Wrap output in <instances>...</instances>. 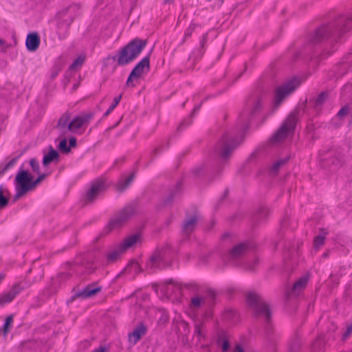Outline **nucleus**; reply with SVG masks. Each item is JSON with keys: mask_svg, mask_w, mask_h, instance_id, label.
<instances>
[{"mask_svg": "<svg viewBox=\"0 0 352 352\" xmlns=\"http://www.w3.org/2000/svg\"><path fill=\"white\" fill-rule=\"evenodd\" d=\"M309 279V276L308 274L304 275L301 276L293 285L292 291L295 293L300 292L302 289L305 288L308 280Z\"/></svg>", "mask_w": 352, "mask_h": 352, "instance_id": "nucleus-25", "label": "nucleus"}, {"mask_svg": "<svg viewBox=\"0 0 352 352\" xmlns=\"http://www.w3.org/2000/svg\"><path fill=\"white\" fill-rule=\"evenodd\" d=\"M18 175L21 177V179L27 187L30 189V190H32L36 188V187L47 177V174L36 173L38 175V177L36 179H34L33 175L29 170H25L23 167H21L17 173Z\"/></svg>", "mask_w": 352, "mask_h": 352, "instance_id": "nucleus-9", "label": "nucleus"}, {"mask_svg": "<svg viewBox=\"0 0 352 352\" xmlns=\"http://www.w3.org/2000/svg\"><path fill=\"white\" fill-rule=\"evenodd\" d=\"M350 109L346 105L342 107L337 113V116L340 118H342L349 113Z\"/></svg>", "mask_w": 352, "mask_h": 352, "instance_id": "nucleus-41", "label": "nucleus"}, {"mask_svg": "<svg viewBox=\"0 0 352 352\" xmlns=\"http://www.w3.org/2000/svg\"><path fill=\"white\" fill-rule=\"evenodd\" d=\"M146 266L150 269H162L165 266L164 253L162 250H155L146 262Z\"/></svg>", "mask_w": 352, "mask_h": 352, "instance_id": "nucleus-12", "label": "nucleus"}, {"mask_svg": "<svg viewBox=\"0 0 352 352\" xmlns=\"http://www.w3.org/2000/svg\"><path fill=\"white\" fill-rule=\"evenodd\" d=\"M258 259H255L252 263L247 264L246 267L249 270H254L256 266L258 265Z\"/></svg>", "mask_w": 352, "mask_h": 352, "instance_id": "nucleus-47", "label": "nucleus"}, {"mask_svg": "<svg viewBox=\"0 0 352 352\" xmlns=\"http://www.w3.org/2000/svg\"><path fill=\"white\" fill-rule=\"evenodd\" d=\"M198 219L199 216L197 212L192 216H186L182 225V232L185 235H189L195 230Z\"/></svg>", "mask_w": 352, "mask_h": 352, "instance_id": "nucleus-16", "label": "nucleus"}, {"mask_svg": "<svg viewBox=\"0 0 352 352\" xmlns=\"http://www.w3.org/2000/svg\"><path fill=\"white\" fill-rule=\"evenodd\" d=\"M22 153L12 159L8 163L5 164L3 168H0V177L4 174L8 169L11 168L16 163L17 160L21 156Z\"/></svg>", "mask_w": 352, "mask_h": 352, "instance_id": "nucleus-33", "label": "nucleus"}, {"mask_svg": "<svg viewBox=\"0 0 352 352\" xmlns=\"http://www.w3.org/2000/svg\"><path fill=\"white\" fill-rule=\"evenodd\" d=\"M71 116L72 113L67 111L59 118L55 128L59 131L60 136L65 135L69 131V124L72 121Z\"/></svg>", "mask_w": 352, "mask_h": 352, "instance_id": "nucleus-14", "label": "nucleus"}, {"mask_svg": "<svg viewBox=\"0 0 352 352\" xmlns=\"http://www.w3.org/2000/svg\"><path fill=\"white\" fill-rule=\"evenodd\" d=\"M14 184L16 190V193L14 195L13 197V201H16L19 199L22 196L25 195L28 192L30 191V189L27 187L21 179L18 174L16 173L14 179Z\"/></svg>", "mask_w": 352, "mask_h": 352, "instance_id": "nucleus-18", "label": "nucleus"}, {"mask_svg": "<svg viewBox=\"0 0 352 352\" xmlns=\"http://www.w3.org/2000/svg\"><path fill=\"white\" fill-rule=\"evenodd\" d=\"M195 26H196L195 24H191L188 27V28L186 30L185 34H184V41H185V40L186 38H188V37H190L192 35V33L193 32V31L195 29Z\"/></svg>", "mask_w": 352, "mask_h": 352, "instance_id": "nucleus-44", "label": "nucleus"}, {"mask_svg": "<svg viewBox=\"0 0 352 352\" xmlns=\"http://www.w3.org/2000/svg\"><path fill=\"white\" fill-rule=\"evenodd\" d=\"M208 298H209L211 301H213L216 297V292L213 290H208L207 294Z\"/></svg>", "mask_w": 352, "mask_h": 352, "instance_id": "nucleus-51", "label": "nucleus"}, {"mask_svg": "<svg viewBox=\"0 0 352 352\" xmlns=\"http://www.w3.org/2000/svg\"><path fill=\"white\" fill-rule=\"evenodd\" d=\"M106 348L100 346L99 348L96 349L93 352H105Z\"/></svg>", "mask_w": 352, "mask_h": 352, "instance_id": "nucleus-54", "label": "nucleus"}, {"mask_svg": "<svg viewBox=\"0 0 352 352\" xmlns=\"http://www.w3.org/2000/svg\"><path fill=\"white\" fill-rule=\"evenodd\" d=\"M235 351H236V352H244L243 347L239 344H237L236 346Z\"/></svg>", "mask_w": 352, "mask_h": 352, "instance_id": "nucleus-56", "label": "nucleus"}, {"mask_svg": "<svg viewBox=\"0 0 352 352\" xmlns=\"http://www.w3.org/2000/svg\"><path fill=\"white\" fill-rule=\"evenodd\" d=\"M182 184L180 182L177 183V184L172 188L168 196L164 199L163 205L168 206L171 204L174 199L179 195L181 192Z\"/></svg>", "mask_w": 352, "mask_h": 352, "instance_id": "nucleus-22", "label": "nucleus"}, {"mask_svg": "<svg viewBox=\"0 0 352 352\" xmlns=\"http://www.w3.org/2000/svg\"><path fill=\"white\" fill-rule=\"evenodd\" d=\"M40 44V37L36 32H32L28 34L25 45L27 49L30 52L36 51Z\"/></svg>", "mask_w": 352, "mask_h": 352, "instance_id": "nucleus-21", "label": "nucleus"}, {"mask_svg": "<svg viewBox=\"0 0 352 352\" xmlns=\"http://www.w3.org/2000/svg\"><path fill=\"white\" fill-rule=\"evenodd\" d=\"M77 145L76 139L74 137H72L69 139V148H74Z\"/></svg>", "mask_w": 352, "mask_h": 352, "instance_id": "nucleus-49", "label": "nucleus"}, {"mask_svg": "<svg viewBox=\"0 0 352 352\" xmlns=\"http://www.w3.org/2000/svg\"><path fill=\"white\" fill-rule=\"evenodd\" d=\"M203 169V166H200L193 168L192 172L195 176H198L202 172Z\"/></svg>", "mask_w": 352, "mask_h": 352, "instance_id": "nucleus-50", "label": "nucleus"}, {"mask_svg": "<svg viewBox=\"0 0 352 352\" xmlns=\"http://www.w3.org/2000/svg\"><path fill=\"white\" fill-rule=\"evenodd\" d=\"M9 203V199L3 195V190L0 188V209L6 208Z\"/></svg>", "mask_w": 352, "mask_h": 352, "instance_id": "nucleus-38", "label": "nucleus"}, {"mask_svg": "<svg viewBox=\"0 0 352 352\" xmlns=\"http://www.w3.org/2000/svg\"><path fill=\"white\" fill-rule=\"evenodd\" d=\"M181 325L184 328V333L186 334H188L190 331L189 330V325L187 322H184V321H182L181 322Z\"/></svg>", "mask_w": 352, "mask_h": 352, "instance_id": "nucleus-52", "label": "nucleus"}, {"mask_svg": "<svg viewBox=\"0 0 352 352\" xmlns=\"http://www.w3.org/2000/svg\"><path fill=\"white\" fill-rule=\"evenodd\" d=\"M289 159V158L288 157H285L283 159H281V160H279L276 161L273 164V166H272V168L270 169V173L272 175L277 174V173L279 170L280 168L282 167L283 166H284L285 164H286L287 163Z\"/></svg>", "mask_w": 352, "mask_h": 352, "instance_id": "nucleus-29", "label": "nucleus"}, {"mask_svg": "<svg viewBox=\"0 0 352 352\" xmlns=\"http://www.w3.org/2000/svg\"><path fill=\"white\" fill-rule=\"evenodd\" d=\"M247 302L256 317L263 318L265 322H270L272 318L270 305L261 295L250 292L247 295Z\"/></svg>", "mask_w": 352, "mask_h": 352, "instance_id": "nucleus-3", "label": "nucleus"}, {"mask_svg": "<svg viewBox=\"0 0 352 352\" xmlns=\"http://www.w3.org/2000/svg\"><path fill=\"white\" fill-rule=\"evenodd\" d=\"M322 344V341L320 339H318L313 344V349L316 351L318 347Z\"/></svg>", "mask_w": 352, "mask_h": 352, "instance_id": "nucleus-53", "label": "nucleus"}, {"mask_svg": "<svg viewBox=\"0 0 352 352\" xmlns=\"http://www.w3.org/2000/svg\"><path fill=\"white\" fill-rule=\"evenodd\" d=\"M58 148L60 151L65 153H68L70 152L71 149L69 146H67V140L66 138H63L59 142Z\"/></svg>", "mask_w": 352, "mask_h": 352, "instance_id": "nucleus-36", "label": "nucleus"}, {"mask_svg": "<svg viewBox=\"0 0 352 352\" xmlns=\"http://www.w3.org/2000/svg\"><path fill=\"white\" fill-rule=\"evenodd\" d=\"M139 238L140 237L138 234L131 235L126 238L123 243H120L119 245L125 252L128 248L135 245L138 241Z\"/></svg>", "mask_w": 352, "mask_h": 352, "instance_id": "nucleus-26", "label": "nucleus"}, {"mask_svg": "<svg viewBox=\"0 0 352 352\" xmlns=\"http://www.w3.org/2000/svg\"><path fill=\"white\" fill-rule=\"evenodd\" d=\"M4 41L0 38V47L4 45Z\"/></svg>", "mask_w": 352, "mask_h": 352, "instance_id": "nucleus-63", "label": "nucleus"}, {"mask_svg": "<svg viewBox=\"0 0 352 352\" xmlns=\"http://www.w3.org/2000/svg\"><path fill=\"white\" fill-rule=\"evenodd\" d=\"M228 236H229V234H224L223 235V239H226V238H227V237H228Z\"/></svg>", "mask_w": 352, "mask_h": 352, "instance_id": "nucleus-64", "label": "nucleus"}, {"mask_svg": "<svg viewBox=\"0 0 352 352\" xmlns=\"http://www.w3.org/2000/svg\"><path fill=\"white\" fill-rule=\"evenodd\" d=\"M200 107H201V104L196 106L194 109H193V111L192 112V115L194 116L197 111H199V109H200Z\"/></svg>", "mask_w": 352, "mask_h": 352, "instance_id": "nucleus-57", "label": "nucleus"}, {"mask_svg": "<svg viewBox=\"0 0 352 352\" xmlns=\"http://www.w3.org/2000/svg\"><path fill=\"white\" fill-rule=\"evenodd\" d=\"M352 333V323L347 326L346 331L344 333L342 338L346 340Z\"/></svg>", "mask_w": 352, "mask_h": 352, "instance_id": "nucleus-46", "label": "nucleus"}, {"mask_svg": "<svg viewBox=\"0 0 352 352\" xmlns=\"http://www.w3.org/2000/svg\"><path fill=\"white\" fill-rule=\"evenodd\" d=\"M60 70V68H58V67L56 68V70L54 72H53V73L52 74V78H54L57 76V74Z\"/></svg>", "mask_w": 352, "mask_h": 352, "instance_id": "nucleus-58", "label": "nucleus"}, {"mask_svg": "<svg viewBox=\"0 0 352 352\" xmlns=\"http://www.w3.org/2000/svg\"><path fill=\"white\" fill-rule=\"evenodd\" d=\"M207 36H208V34H205L203 36V37H202V38H201V40L200 41V49L199 50V55L200 56H201L203 55L204 52L201 51V49L204 47V45H205V44H206V43L207 41Z\"/></svg>", "mask_w": 352, "mask_h": 352, "instance_id": "nucleus-45", "label": "nucleus"}, {"mask_svg": "<svg viewBox=\"0 0 352 352\" xmlns=\"http://www.w3.org/2000/svg\"><path fill=\"white\" fill-rule=\"evenodd\" d=\"M147 41L135 38L124 45L118 52L117 56H113V60L118 61V65H126L133 61L145 48Z\"/></svg>", "mask_w": 352, "mask_h": 352, "instance_id": "nucleus-2", "label": "nucleus"}, {"mask_svg": "<svg viewBox=\"0 0 352 352\" xmlns=\"http://www.w3.org/2000/svg\"><path fill=\"white\" fill-rule=\"evenodd\" d=\"M224 3V0H217V3L219 7H221Z\"/></svg>", "mask_w": 352, "mask_h": 352, "instance_id": "nucleus-59", "label": "nucleus"}, {"mask_svg": "<svg viewBox=\"0 0 352 352\" xmlns=\"http://www.w3.org/2000/svg\"><path fill=\"white\" fill-rule=\"evenodd\" d=\"M239 143L234 138L226 134L215 146V152L219 153L222 161H226L230 157L232 151L238 146Z\"/></svg>", "mask_w": 352, "mask_h": 352, "instance_id": "nucleus-7", "label": "nucleus"}, {"mask_svg": "<svg viewBox=\"0 0 352 352\" xmlns=\"http://www.w3.org/2000/svg\"><path fill=\"white\" fill-rule=\"evenodd\" d=\"M351 30H352V12L339 14L329 22L316 29L310 41L313 44L327 40L338 42L344 34Z\"/></svg>", "mask_w": 352, "mask_h": 352, "instance_id": "nucleus-1", "label": "nucleus"}, {"mask_svg": "<svg viewBox=\"0 0 352 352\" xmlns=\"http://www.w3.org/2000/svg\"><path fill=\"white\" fill-rule=\"evenodd\" d=\"M330 164L335 166V168L341 167L344 163V157L341 155H335L330 158Z\"/></svg>", "mask_w": 352, "mask_h": 352, "instance_id": "nucleus-31", "label": "nucleus"}, {"mask_svg": "<svg viewBox=\"0 0 352 352\" xmlns=\"http://www.w3.org/2000/svg\"><path fill=\"white\" fill-rule=\"evenodd\" d=\"M59 157V153L57 151L53 148L52 146L49 147V153L44 155L43 159V166H47L49 164L52 162L54 160H58Z\"/></svg>", "mask_w": 352, "mask_h": 352, "instance_id": "nucleus-24", "label": "nucleus"}, {"mask_svg": "<svg viewBox=\"0 0 352 352\" xmlns=\"http://www.w3.org/2000/svg\"><path fill=\"white\" fill-rule=\"evenodd\" d=\"M84 62V58L82 57L77 58L73 63L70 65L69 69H75L78 67H80Z\"/></svg>", "mask_w": 352, "mask_h": 352, "instance_id": "nucleus-40", "label": "nucleus"}, {"mask_svg": "<svg viewBox=\"0 0 352 352\" xmlns=\"http://www.w3.org/2000/svg\"><path fill=\"white\" fill-rule=\"evenodd\" d=\"M248 243H241L234 245L228 252L226 258L229 261H234L243 256L249 250Z\"/></svg>", "mask_w": 352, "mask_h": 352, "instance_id": "nucleus-11", "label": "nucleus"}, {"mask_svg": "<svg viewBox=\"0 0 352 352\" xmlns=\"http://www.w3.org/2000/svg\"><path fill=\"white\" fill-rule=\"evenodd\" d=\"M135 211L136 207L134 204L126 206L110 219L107 228L111 231L121 228L135 214Z\"/></svg>", "mask_w": 352, "mask_h": 352, "instance_id": "nucleus-5", "label": "nucleus"}, {"mask_svg": "<svg viewBox=\"0 0 352 352\" xmlns=\"http://www.w3.org/2000/svg\"><path fill=\"white\" fill-rule=\"evenodd\" d=\"M146 333V327L142 323L140 324L138 327L134 329L133 332L129 335V342L135 344Z\"/></svg>", "mask_w": 352, "mask_h": 352, "instance_id": "nucleus-20", "label": "nucleus"}, {"mask_svg": "<svg viewBox=\"0 0 352 352\" xmlns=\"http://www.w3.org/2000/svg\"><path fill=\"white\" fill-rule=\"evenodd\" d=\"M23 289L20 284H15L10 291L3 293L0 297V307L11 302Z\"/></svg>", "mask_w": 352, "mask_h": 352, "instance_id": "nucleus-15", "label": "nucleus"}, {"mask_svg": "<svg viewBox=\"0 0 352 352\" xmlns=\"http://www.w3.org/2000/svg\"><path fill=\"white\" fill-rule=\"evenodd\" d=\"M72 21H73V19H71L69 20V22H67V23H66V25H67V28H68V27H69V25H71V23H72Z\"/></svg>", "mask_w": 352, "mask_h": 352, "instance_id": "nucleus-62", "label": "nucleus"}, {"mask_svg": "<svg viewBox=\"0 0 352 352\" xmlns=\"http://www.w3.org/2000/svg\"><path fill=\"white\" fill-rule=\"evenodd\" d=\"M320 231L321 232V233L317 235L314 240L315 248H319L324 243V239L326 238V235L327 234V232L325 231L324 228H320Z\"/></svg>", "mask_w": 352, "mask_h": 352, "instance_id": "nucleus-27", "label": "nucleus"}, {"mask_svg": "<svg viewBox=\"0 0 352 352\" xmlns=\"http://www.w3.org/2000/svg\"><path fill=\"white\" fill-rule=\"evenodd\" d=\"M300 346V342L298 337L296 336L289 344V350L291 352H294Z\"/></svg>", "mask_w": 352, "mask_h": 352, "instance_id": "nucleus-37", "label": "nucleus"}, {"mask_svg": "<svg viewBox=\"0 0 352 352\" xmlns=\"http://www.w3.org/2000/svg\"><path fill=\"white\" fill-rule=\"evenodd\" d=\"M131 265L133 267H134L135 270L139 267V265L138 263L133 262L131 263Z\"/></svg>", "mask_w": 352, "mask_h": 352, "instance_id": "nucleus-61", "label": "nucleus"}, {"mask_svg": "<svg viewBox=\"0 0 352 352\" xmlns=\"http://www.w3.org/2000/svg\"><path fill=\"white\" fill-rule=\"evenodd\" d=\"M123 252H124V251L121 248L120 245L112 249L106 254L107 263H112L116 262Z\"/></svg>", "mask_w": 352, "mask_h": 352, "instance_id": "nucleus-23", "label": "nucleus"}, {"mask_svg": "<svg viewBox=\"0 0 352 352\" xmlns=\"http://www.w3.org/2000/svg\"><path fill=\"white\" fill-rule=\"evenodd\" d=\"M151 54V52L142 58L133 69V75L137 74L140 78L142 74L144 73V70L146 69L147 71L150 69V56Z\"/></svg>", "mask_w": 352, "mask_h": 352, "instance_id": "nucleus-19", "label": "nucleus"}, {"mask_svg": "<svg viewBox=\"0 0 352 352\" xmlns=\"http://www.w3.org/2000/svg\"><path fill=\"white\" fill-rule=\"evenodd\" d=\"M69 9V7L65 8L64 10H63L61 12H59V15L61 16H64L68 12Z\"/></svg>", "mask_w": 352, "mask_h": 352, "instance_id": "nucleus-55", "label": "nucleus"}, {"mask_svg": "<svg viewBox=\"0 0 352 352\" xmlns=\"http://www.w3.org/2000/svg\"><path fill=\"white\" fill-rule=\"evenodd\" d=\"M122 96V95L120 94L118 96L114 98L113 102L110 105L107 111L104 113V117H107V116H109L111 113V112L116 107V106L120 102Z\"/></svg>", "mask_w": 352, "mask_h": 352, "instance_id": "nucleus-34", "label": "nucleus"}, {"mask_svg": "<svg viewBox=\"0 0 352 352\" xmlns=\"http://www.w3.org/2000/svg\"><path fill=\"white\" fill-rule=\"evenodd\" d=\"M203 324L201 322L199 323H195V335L197 336L199 338H201L202 337V333H201V327Z\"/></svg>", "mask_w": 352, "mask_h": 352, "instance_id": "nucleus-43", "label": "nucleus"}, {"mask_svg": "<svg viewBox=\"0 0 352 352\" xmlns=\"http://www.w3.org/2000/svg\"><path fill=\"white\" fill-rule=\"evenodd\" d=\"M140 77L137 74L133 75V72L131 71V74H129V76L128 77V79L126 82V85L127 87H134L135 85L133 83V80L135 78H139Z\"/></svg>", "mask_w": 352, "mask_h": 352, "instance_id": "nucleus-39", "label": "nucleus"}, {"mask_svg": "<svg viewBox=\"0 0 352 352\" xmlns=\"http://www.w3.org/2000/svg\"><path fill=\"white\" fill-rule=\"evenodd\" d=\"M204 301V298L199 297V296H195L191 299V303L192 305L195 307H199L201 305V302Z\"/></svg>", "mask_w": 352, "mask_h": 352, "instance_id": "nucleus-42", "label": "nucleus"}, {"mask_svg": "<svg viewBox=\"0 0 352 352\" xmlns=\"http://www.w3.org/2000/svg\"><path fill=\"white\" fill-rule=\"evenodd\" d=\"M135 178V173H131L125 179L120 180L118 185V190L120 192H123L132 182Z\"/></svg>", "mask_w": 352, "mask_h": 352, "instance_id": "nucleus-28", "label": "nucleus"}, {"mask_svg": "<svg viewBox=\"0 0 352 352\" xmlns=\"http://www.w3.org/2000/svg\"><path fill=\"white\" fill-rule=\"evenodd\" d=\"M165 283L166 284H170V285H174L175 283H174V280L173 279H169V280H167L165 281Z\"/></svg>", "mask_w": 352, "mask_h": 352, "instance_id": "nucleus-60", "label": "nucleus"}, {"mask_svg": "<svg viewBox=\"0 0 352 352\" xmlns=\"http://www.w3.org/2000/svg\"><path fill=\"white\" fill-rule=\"evenodd\" d=\"M328 92L322 91L321 92L318 97L315 99L314 101V108L318 109V107H320L326 101V100L328 98Z\"/></svg>", "mask_w": 352, "mask_h": 352, "instance_id": "nucleus-30", "label": "nucleus"}, {"mask_svg": "<svg viewBox=\"0 0 352 352\" xmlns=\"http://www.w3.org/2000/svg\"><path fill=\"white\" fill-rule=\"evenodd\" d=\"M247 106L249 109V113L251 116L256 114L261 109L262 97L259 95L251 96L248 100Z\"/></svg>", "mask_w": 352, "mask_h": 352, "instance_id": "nucleus-17", "label": "nucleus"}, {"mask_svg": "<svg viewBox=\"0 0 352 352\" xmlns=\"http://www.w3.org/2000/svg\"><path fill=\"white\" fill-rule=\"evenodd\" d=\"M94 116V113H82L78 116L72 120L69 124V131L76 133L79 129L84 125L87 124Z\"/></svg>", "mask_w": 352, "mask_h": 352, "instance_id": "nucleus-10", "label": "nucleus"}, {"mask_svg": "<svg viewBox=\"0 0 352 352\" xmlns=\"http://www.w3.org/2000/svg\"><path fill=\"white\" fill-rule=\"evenodd\" d=\"M300 116V109H295L292 111L283 122L278 130L271 138L273 144H278L283 141L290 133H294L297 122Z\"/></svg>", "mask_w": 352, "mask_h": 352, "instance_id": "nucleus-4", "label": "nucleus"}, {"mask_svg": "<svg viewBox=\"0 0 352 352\" xmlns=\"http://www.w3.org/2000/svg\"><path fill=\"white\" fill-rule=\"evenodd\" d=\"M29 164L32 168V173H39V172H41L39 162L35 158H31L29 160Z\"/></svg>", "mask_w": 352, "mask_h": 352, "instance_id": "nucleus-35", "label": "nucleus"}, {"mask_svg": "<svg viewBox=\"0 0 352 352\" xmlns=\"http://www.w3.org/2000/svg\"><path fill=\"white\" fill-rule=\"evenodd\" d=\"M106 189V183L102 179H96L91 182L90 188L87 190L83 197V205L92 204L97 199L98 195Z\"/></svg>", "mask_w": 352, "mask_h": 352, "instance_id": "nucleus-8", "label": "nucleus"}, {"mask_svg": "<svg viewBox=\"0 0 352 352\" xmlns=\"http://www.w3.org/2000/svg\"><path fill=\"white\" fill-rule=\"evenodd\" d=\"M299 85L300 81L297 78H293L276 88L274 95L273 111L281 104L283 101L289 96Z\"/></svg>", "mask_w": 352, "mask_h": 352, "instance_id": "nucleus-6", "label": "nucleus"}, {"mask_svg": "<svg viewBox=\"0 0 352 352\" xmlns=\"http://www.w3.org/2000/svg\"><path fill=\"white\" fill-rule=\"evenodd\" d=\"M100 291V287H96L95 284L88 285L83 289L77 291L72 297V300H74L77 298L85 299L94 296Z\"/></svg>", "mask_w": 352, "mask_h": 352, "instance_id": "nucleus-13", "label": "nucleus"}, {"mask_svg": "<svg viewBox=\"0 0 352 352\" xmlns=\"http://www.w3.org/2000/svg\"><path fill=\"white\" fill-rule=\"evenodd\" d=\"M221 347H222L223 352H226L229 349V348H230V343H229L228 340L224 339L223 340Z\"/></svg>", "mask_w": 352, "mask_h": 352, "instance_id": "nucleus-48", "label": "nucleus"}, {"mask_svg": "<svg viewBox=\"0 0 352 352\" xmlns=\"http://www.w3.org/2000/svg\"><path fill=\"white\" fill-rule=\"evenodd\" d=\"M13 320H14V316L12 314L8 316L6 318L5 323L1 329V332L4 336H6L8 333L10 331L11 325L13 322Z\"/></svg>", "mask_w": 352, "mask_h": 352, "instance_id": "nucleus-32", "label": "nucleus"}]
</instances>
